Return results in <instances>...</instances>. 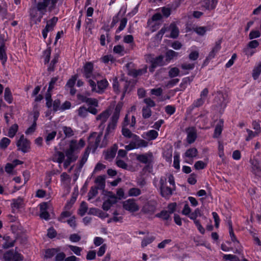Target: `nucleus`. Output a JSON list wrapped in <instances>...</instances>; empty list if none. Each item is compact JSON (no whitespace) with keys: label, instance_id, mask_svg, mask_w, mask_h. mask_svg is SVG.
I'll return each mask as SVG.
<instances>
[{"label":"nucleus","instance_id":"1","mask_svg":"<svg viewBox=\"0 0 261 261\" xmlns=\"http://www.w3.org/2000/svg\"><path fill=\"white\" fill-rule=\"evenodd\" d=\"M85 145V141L82 139L79 141L72 140L69 142L68 148L65 151L66 159L65 160V154L63 152L57 151L53 155L52 160L59 164L63 163L64 167L67 168L72 162L76 160L80 150Z\"/></svg>","mask_w":261,"mask_h":261},{"label":"nucleus","instance_id":"2","mask_svg":"<svg viewBox=\"0 0 261 261\" xmlns=\"http://www.w3.org/2000/svg\"><path fill=\"white\" fill-rule=\"evenodd\" d=\"M59 0H39L36 4L30 9V16L35 21L38 23L41 21L43 16L47 10H54Z\"/></svg>","mask_w":261,"mask_h":261},{"label":"nucleus","instance_id":"3","mask_svg":"<svg viewBox=\"0 0 261 261\" xmlns=\"http://www.w3.org/2000/svg\"><path fill=\"white\" fill-rule=\"evenodd\" d=\"M167 178L162 176L159 181L154 178L153 181V185L156 188H159L161 193L163 197H167L172 194V189L166 186Z\"/></svg>","mask_w":261,"mask_h":261},{"label":"nucleus","instance_id":"4","mask_svg":"<svg viewBox=\"0 0 261 261\" xmlns=\"http://www.w3.org/2000/svg\"><path fill=\"white\" fill-rule=\"evenodd\" d=\"M88 82L91 87V91L98 94L103 93L109 85L106 79L97 81V83L92 79L88 80Z\"/></svg>","mask_w":261,"mask_h":261},{"label":"nucleus","instance_id":"5","mask_svg":"<svg viewBox=\"0 0 261 261\" xmlns=\"http://www.w3.org/2000/svg\"><path fill=\"white\" fill-rule=\"evenodd\" d=\"M123 208L130 213H134L138 211L140 206L136 200L133 198H129L122 202Z\"/></svg>","mask_w":261,"mask_h":261},{"label":"nucleus","instance_id":"6","mask_svg":"<svg viewBox=\"0 0 261 261\" xmlns=\"http://www.w3.org/2000/svg\"><path fill=\"white\" fill-rule=\"evenodd\" d=\"M3 259L5 261H21L23 257L20 253L11 250L4 253Z\"/></svg>","mask_w":261,"mask_h":261},{"label":"nucleus","instance_id":"7","mask_svg":"<svg viewBox=\"0 0 261 261\" xmlns=\"http://www.w3.org/2000/svg\"><path fill=\"white\" fill-rule=\"evenodd\" d=\"M93 64L91 62H87L83 66V75L87 79H96V75L93 73Z\"/></svg>","mask_w":261,"mask_h":261},{"label":"nucleus","instance_id":"8","mask_svg":"<svg viewBox=\"0 0 261 261\" xmlns=\"http://www.w3.org/2000/svg\"><path fill=\"white\" fill-rule=\"evenodd\" d=\"M16 145L18 150L24 153L28 152L30 148V141L25 138L23 135L20 136L19 139L17 141Z\"/></svg>","mask_w":261,"mask_h":261},{"label":"nucleus","instance_id":"9","mask_svg":"<svg viewBox=\"0 0 261 261\" xmlns=\"http://www.w3.org/2000/svg\"><path fill=\"white\" fill-rule=\"evenodd\" d=\"M107 196L108 199L104 201L102 204V208L105 211H108L117 201V197L112 192H108Z\"/></svg>","mask_w":261,"mask_h":261},{"label":"nucleus","instance_id":"10","mask_svg":"<svg viewBox=\"0 0 261 261\" xmlns=\"http://www.w3.org/2000/svg\"><path fill=\"white\" fill-rule=\"evenodd\" d=\"M253 172L257 176H261V156H257L251 161Z\"/></svg>","mask_w":261,"mask_h":261},{"label":"nucleus","instance_id":"11","mask_svg":"<svg viewBox=\"0 0 261 261\" xmlns=\"http://www.w3.org/2000/svg\"><path fill=\"white\" fill-rule=\"evenodd\" d=\"M136 159L140 163L149 165L152 163L153 156L151 152H148L146 153L137 155Z\"/></svg>","mask_w":261,"mask_h":261},{"label":"nucleus","instance_id":"12","mask_svg":"<svg viewBox=\"0 0 261 261\" xmlns=\"http://www.w3.org/2000/svg\"><path fill=\"white\" fill-rule=\"evenodd\" d=\"M74 200L72 202H68L64 207V211L61 213L60 216L58 218V220L62 222H65L66 221L64 220L65 218H67L70 217L72 212L69 211L70 208L71 207Z\"/></svg>","mask_w":261,"mask_h":261},{"label":"nucleus","instance_id":"13","mask_svg":"<svg viewBox=\"0 0 261 261\" xmlns=\"http://www.w3.org/2000/svg\"><path fill=\"white\" fill-rule=\"evenodd\" d=\"M187 141L189 144L193 143L197 138L196 130L194 127H189L187 130Z\"/></svg>","mask_w":261,"mask_h":261},{"label":"nucleus","instance_id":"14","mask_svg":"<svg viewBox=\"0 0 261 261\" xmlns=\"http://www.w3.org/2000/svg\"><path fill=\"white\" fill-rule=\"evenodd\" d=\"M6 49L4 39L0 37V60H1L3 65L5 64L7 60Z\"/></svg>","mask_w":261,"mask_h":261},{"label":"nucleus","instance_id":"15","mask_svg":"<svg viewBox=\"0 0 261 261\" xmlns=\"http://www.w3.org/2000/svg\"><path fill=\"white\" fill-rule=\"evenodd\" d=\"M118 149V146L117 144H114L111 149L108 151H107L105 153V159L111 161L113 160L116 153V151Z\"/></svg>","mask_w":261,"mask_h":261},{"label":"nucleus","instance_id":"16","mask_svg":"<svg viewBox=\"0 0 261 261\" xmlns=\"http://www.w3.org/2000/svg\"><path fill=\"white\" fill-rule=\"evenodd\" d=\"M111 110L107 109L98 115L96 118V120L100 121L103 124L105 123L111 115Z\"/></svg>","mask_w":261,"mask_h":261},{"label":"nucleus","instance_id":"17","mask_svg":"<svg viewBox=\"0 0 261 261\" xmlns=\"http://www.w3.org/2000/svg\"><path fill=\"white\" fill-rule=\"evenodd\" d=\"M102 133H96L93 132L90 135V140H92V138L95 139V148H97L98 147H102L103 145L100 144V141L102 138Z\"/></svg>","mask_w":261,"mask_h":261},{"label":"nucleus","instance_id":"18","mask_svg":"<svg viewBox=\"0 0 261 261\" xmlns=\"http://www.w3.org/2000/svg\"><path fill=\"white\" fill-rule=\"evenodd\" d=\"M158 132L154 129H151L145 132L142 135V137L149 141L155 140L158 136Z\"/></svg>","mask_w":261,"mask_h":261},{"label":"nucleus","instance_id":"19","mask_svg":"<svg viewBox=\"0 0 261 261\" xmlns=\"http://www.w3.org/2000/svg\"><path fill=\"white\" fill-rule=\"evenodd\" d=\"M229 233L232 242L235 245L238 246V248L233 251L234 253L241 254L242 252V247L241 246L239 247L240 243L236 237L233 231H229Z\"/></svg>","mask_w":261,"mask_h":261},{"label":"nucleus","instance_id":"20","mask_svg":"<svg viewBox=\"0 0 261 261\" xmlns=\"http://www.w3.org/2000/svg\"><path fill=\"white\" fill-rule=\"evenodd\" d=\"M218 0H203L202 2V6L206 9L212 10L216 8Z\"/></svg>","mask_w":261,"mask_h":261},{"label":"nucleus","instance_id":"21","mask_svg":"<svg viewBox=\"0 0 261 261\" xmlns=\"http://www.w3.org/2000/svg\"><path fill=\"white\" fill-rule=\"evenodd\" d=\"M163 59L164 56L162 55H160L156 58H154L152 66H151L149 69L150 71L153 72L154 71V69L157 66H163L165 64Z\"/></svg>","mask_w":261,"mask_h":261},{"label":"nucleus","instance_id":"22","mask_svg":"<svg viewBox=\"0 0 261 261\" xmlns=\"http://www.w3.org/2000/svg\"><path fill=\"white\" fill-rule=\"evenodd\" d=\"M22 162L18 160L13 161L12 163H7L5 166V171L8 173H12L14 168L18 165L22 164Z\"/></svg>","mask_w":261,"mask_h":261},{"label":"nucleus","instance_id":"23","mask_svg":"<svg viewBox=\"0 0 261 261\" xmlns=\"http://www.w3.org/2000/svg\"><path fill=\"white\" fill-rule=\"evenodd\" d=\"M198 151L195 148H191L186 150L183 155L184 159H193L197 156Z\"/></svg>","mask_w":261,"mask_h":261},{"label":"nucleus","instance_id":"24","mask_svg":"<svg viewBox=\"0 0 261 261\" xmlns=\"http://www.w3.org/2000/svg\"><path fill=\"white\" fill-rule=\"evenodd\" d=\"M221 40H219L215 42L214 46L212 48L211 51L209 54V57L211 58H214L216 55L221 49Z\"/></svg>","mask_w":261,"mask_h":261},{"label":"nucleus","instance_id":"25","mask_svg":"<svg viewBox=\"0 0 261 261\" xmlns=\"http://www.w3.org/2000/svg\"><path fill=\"white\" fill-rule=\"evenodd\" d=\"M199 57V51L196 46H192L190 48V53L189 58L190 60L195 61Z\"/></svg>","mask_w":261,"mask_h":261},{"label":"nucleus","instance_id":"26","mask_svg":"<svg viewBox=\"0 0 261 261\" xmlns=\"http://www.w3.org/2000/svg\"><path fill=\"white\" fill-rule=\"evenodd\" d=\"M169 30L170 31V37L172 38H176L179 35V29L174 23L170 24Z\"/></svg>","mask_w":261,"mask_h":261},{"label":"nucleus","instance_id":"27","mask_svg":"<svg viewBox=\"0 0 261 261\" xmlns=\"http://www.w3.org/2000/svg\"><path fill=\"white\" fill-rule=\"evenodd\" d=\"M116 124H115V122H109L106 130V133L105 135V138H108L109 136L112 135L114 133L116 127Z\"/></svg>","mask_w":261,"mask_h":261},{"label":"nucleus","instance_id":"28","mask_svg":"<svg viewBox=\"0 0 261 261\" xmlns=\"http://www.w3.org/2000/svg\"><path fill=\"white\" fill-rule=\"evenodd\" d=\"M58 20V18L57 17H53L52 18L46 21V25L45 28L48 30H49L50 31H51L53 30L54 28L56 25Z\"/></svg>","mask_w":261,"mask_h":261},{"label":"nucleus","instance_id":"29","mask_svg":"<svg viewBox=\"0 0 261 261\" xmlns=\"http://www.w3.org/2000/svg\"><path fill=\"white\" fill-rule=\"evenodd\" d=\"M223 127V121L220 120L216 126L213 137L218 138L221 134Z\"/></svg>","mask_w":261,"mask_h":261},{"label":"nucleus","instance_id":"30","mask_svg":"<svg viewBox=\"0 0 261 261\" xmlns=\"http://www.w3.org/2000/svg\"><path fill=\"white\" fill-rule=\"evenodd\" d=\"M12 201L13 202L11 204V207L13 210L15 209L17 210L23 206V199L21 198L14 199L12 200Z\"/></svg>","mask_w":261,"mask_h":261},{"label":"nucleus","instance_id":"31","mask_svg":"<svg viewBox=\"0 0 261 261\" xmlns=\"http://www.w3.org/2000/svg\"><path fill=\"white\" fill-rule=\"evenodd\" d=\"M136 148L140 147H146L148 145V142L144 140L140 139L139 137L137 136V139L135 138L134 140Z\"/></svg>","mask_w":261,"mask_h":261},{"label":"nucleus","instance_id":"32","mask_svg":"<svg viewBox=\"0 0 261 261\" xmlns=\"http://www.w3.org/2000/svg\"><path fill=\"white\" fill-rule=\"evenodd\" d=\"M122 134L124 137L127 138H131L133 140L135 138L137 139V135L133 134L129 129L124 126H123L122 128Z\"/></svg>","mask_w":261,"mask_h":261},{"label":"nucleus","instance_id":"33","mask_svg":"<svg viewBox=\"0 0 261 261\" xmlns=\"http://www.w3.org/2000/svg\"><path fill=\"white\" fill-rule=\"evenodd\" d=\"M178 56V53L171 49L168 50L165 55L166 60L169 62L171 60L174 58H177Z\"/></svg>","mask_w":261,"mask_h":261},{"label":"nucleus","instance_id":"34","mask_svg":"<svg viewBox=\"0 0 261 261\" xmlns=\"http://www.w3.org/2000/svg\"><path fill=\"white\" fill-rule=\"evenodd\" d=\"M261 73V62L256 65L252 70V77L254 80H257Z\"/></svg>","mask_w":261,"mask_h":261},{"label":"nucleus","instance_id":"35","mask_svg":"<svg viewBox=\"0 0 261 261\" xmlns=\"http://www.w3.org/2000/svg\"><path fill=\"white\" fill-rule=\"evenodd\" d=\"M3 239L5 241V242L3 245L4 248H8L13 247L14 245V241L12 240L9 236H4Z\"/></svg>","mask_w":261,"mask_h":261},{"label":"nucleus","instance_id":"36","mask_svg":"<svg viewBox=\"0 0 261 261\" xmlns=\"http://www.w3.org/2000/svg\"><path fill=\"white\" fill-rule=\"evenodd\" d=\"M95 182L97 186L98 189H103L105 186V176H98L96 178Z\"/></svg>","mask_w":261,"mask_h":261},{"label":"nucleus","instance_id":"37","mask_svg":"<svg viewBox=\"0 0 261 261\" xmlns=\"http://www.w3.org/2000/svg\"><path fill=\"white\" fill-rule=\"evenodd\" d=\"M59 57V55L58 54H56L54 55L53 58L48 66V71H53L54 70L55 64L58 62Z\"/></svg>","mask_w":261,"mask_h":261},{"label":"nucleus","instance_id":"38","mask_svg":"<svg viewBox=\"0 0 261 261\" xmlns=\"http://www.w3.org/2000/svg\"><path fill=\"white\" fill-rule=\"evenodd\" d=\"M4 98L9 104L12 102L13 98L9 88L7 87L5 89Z\"/></svg>","mask_w":261,"mask_h":261},{"label":"nucleus","instance_id":"39","mask_svg":"<svg viewBox=\"0 0 261 261\" xmlns=\"http://www.w3.org/2000/svg\"><path fill=\"white\" fill-rule=\"evenodd\" d=\"M141 191L138 188H130L128 191V195L130 197H137L141 195Z\"/></svg>","mask_w":261,"mask_h":261},{"label":"nucleus","instance_id":"40","mask_svg":"<svg viewBox=\"0 0 261 261\" xmlns=\"http://www.w3.org/2000/svg\"><path fill=\"white\" fill-rule=\"evenodd\" d=\"M51 55V48L50 47H47L44 51L43 54V58L44 60V64L48 63L50 60Z\"/></svg>","mask_w":261,"mask_h":261},{"label":"nucleus","instance_id":"41","mask_svg":"<svg viewBox=\"0 0 261 261\" xmlns=\"http://www.w3.org/2000/svg\"><path fill=\"white\" fill-rule=\"evenodd\" d=\"M113 52L122 56L125 53L124 47L121 45H117L114 46Z\"/></svg>","mask_w":261,"mask_h":261},{"label":"nucleus","instance_id":"42","mask_svg":"<svg viewBox=\"0 0 261 261\" xmlns=\"http://www.w3.org/2000/svg\"><path fill=\"white\" fill-rule=\"evenodd\" d=\"M18 129V126L17 124L12 125L9 129L8 136L10 138H13L16 135Z\"/></svg>","mask_w":261,"mask_h":261},{"label":"nucleus","instance_id":"43","mask_svg":"<svg viewBox=\"0 0 261 261\" xmlns=\"http://www.w3.org/2000/svg\"><path fill=\"white\" fill-rule=\"evenodd\" d=\"M62 130L65 136V137L69 138L74 135V132L70 127L64 126L62 127Z\"/></svg>","mask_w":261,"mask_h":261},{"label":"nucleus","instance_id":"44","mask_svg":"<svg viewBox=\"0 0 261 261\" xmlns=\"http://www.w3.org/2000/svg\"><path fill=\"white\" fill-rule=\"evenodd\" d=\"M46 134L47 135L45 137V139L46 143L47 144H49V142L55 139L57 135V132L55 130H53L51 132L48 133L47 131L46 130Z\"/></svg>","mask_w":261,"mask_h":261},{"label":"nucleus","instance_id":"45","mask_svg":"<svg viewBox=\"0 0 261 261\" xmlns=\"http://www.w3.org/2000/svg\"><path fill=\"white\" fill-rule=\"evenodd\" d=\"M100 60L103 63H104L105 64H108L110 62L112 63H114L115 61V59L112 55H106V56L102 57L100 58Z\"/></svg>","mask_w":261,"mask_h":261},{"label":"nucleus","instance_id":"46","mask_svg":"<svg viewBox=\"0 0 261 261\" xmlns=\"http://www.w3.org/2000/svg\"><path fill=\"white\" fill-rule=\"evenodd\" d=\"M77 112L80 117L85 118L88 115V110L84 107H80L77 110Z\"/></svg>","mask_w":261,"mask_h":261},{"label":"nucleus","instance_id":"47","mask_svg":"<svg viewBox=\"0 0 261 261\" xmlns=\"http://www.w3.org/2000/svg\"><path fill=\"white\" fill-rule=\"evenodd\" d=\"M11 141L6 137L3 138L0 141V148L5 149L10 144Z\"/></svg>","mask_w":261,"mask_h":261},{"label":"nucleus","instance_id":"48","mask_svg":"<svg viewBox=\"0 0 261 261\" xmlns=\"http://www.w3.org/2000/svg\"><path fill=\"white\" fill-rule=\"evenodd\" d=\"M194 31L198 35L203 36L207 31L206 27H196L193 28Z\"/></svg>","mask_w":261,"mask_h":261},{"label":"nucleus","instance_id":"49","mask_svg":"<svg viewBox=\"0 0 261 261\" xmlns=\"http://www.w3.org/2000/svg\"><path fill=\"white\" fill-rule=\"evenodd\" d=\"M61 181L65 185H68L70 182L71 178L66 173L64 172L61 175Z\"/></svg>","mask_w":261,"mask_h":261},{"label":"nucleus","instance_id":"50","mask_svg":"<svg viewBox=\"0 0 261 261\" xmlns=\"http://www.w3.org/2000/svg\"><path fill=\"white\" fill-rule=\"evenodd\" d=\"M85 102L90 106H94V107H97L98 106V102L96 98H87L85 100Z\"/></svg>","mask_w":261,"mask_h":261},{"label":"nucleus","instance_id":"51","mask_svg":"<svg viewBox=\"0 0 261 261\" xmlns=\"http://www.w3.org/2000/svg\"><path fill=\"white\" fill-rule=\"evenodd\" d=\"M69 248L76 255L80 256L82 251V248L73 245H68Z\"/></svg>","mask_w":261,"mask_h":261},{"label":"nucleus","instance_id":"52","mask_svg":"<svg viewBox=\"0 0 261 261\" xmlns=\"http://www.w3.org/2000/svg\"><path fill=\"white\" fill-rule=\"evenodd\" d=\"M152 112L148 107H143L142 108V117L144 119L149 118L151 116Z\"/></svg>","mask_w":261,"mask_h":261},{"label":"nucleus","instance_id":"53","mask_svg":"<svg viewBox=\"0 0 261 261\" xmlns=\"http://www.w3.org/2000/svg\"><path fill=\"white\" fill-rule=\"evenodd\" d=\"M56 249H48L45 251L44 257L46 258H51L57 252Z\"/></svg>","mask_w":261,"mask_h":261},{"label":"nucleus","instance_id":"54","mask_svg":"<svg viewBox=\"0 0 261 261\" xmlns=\"http://www.w3.org/2000/svg\"><path fill=\"white\" fill-rule=\"evenodd\" d=\"M246 132L248 134L247 136L246 137L245 140L247 141H249V140H251L253 138L255 137L256 136H258L259 134L257 133L256 132H253L251 129H249L248 128L246 129Z\"/></svg>","mask_w":261,"mask_h":261},{"label":"nucleus","instance_id":"55","mask_svg":"<svg viewBox=\"0 0 261 261\" xmlns=\"http://www.w3.org/2000/svg\"><path fill=\"white\" fill-rule=\"evenodd\" d=\"M127 20L126 18H123L120 20L119 27L116 31V33H119L124 30L127 24Z\"/></svg>","mask_w":261,"mask_h":261},{"label":"nucleus","instance_id":"56","mask_svg":"<svg viewBox=\"0 0 261 261\" xmlns=\"http://www.w3.org/2000/svg\"><path fill=\"white\" fill-rule=\"evenodd\" d=\"M179 154L177 152H175L174 155V161H173V166L176 169H179L180 165H179Z\"/></svg>","mask_w":261,"mask_h":261},{"label":"nucleus","instance_id":"57","mask_svg":"<svg viewBox=\"0 0 261 261\" xmlns=\"http://www.w3.org/2000/svg\"><path fill=\"white\" fill-rule=\"evenodd\" d=\"M87 210L88 206L87 203L83 201L81 203L80 207L79 208V214L82 216H84L87 212Z\"/></svg>","mask_w":261,"mask_h":261},{"label":"nucleus","instance_id":"58","mask_svg":"<svg viewBox=\"0 0 261 261\" xmlns=\"http://www.w3.org/2000/svg\"><path fill=\"white\" fill-rule=\"evenodd\" d=\"M207 163L202 161H198L195 162L194 164V168L196 170L203 169L206 167Z\"/></svg>","mask_w":261,"mask_h":261},{"label":"nucleus","instance_id":"59","mask_svg":"<svg viewBox=\"0 0 261 261\" xmlns=\"http://www.w3.org/2000/svg\"><path fill=\"white\" fill-rule=\"evenodd\" d=\"M77 76L74 75L72 76L67 82L66 87L67 88H72L75 84Z\"/></svg>","mask_w":261,"mask_h":261},{"label":"nucleus","instance_id":"60","mask_svg":"<svg viewBox=\"0 0 261 261\" xmlns=\"http://www.w3.org/2000/svg\"><path fill=\"white\" fill-rule=\"evenodd\" d=\"M154 240V238L152 236L146 237L142 240L141 245L143 247H144L152 243Z\"/></svg>","mask_w":261,"mask_h":261},{"label":"nucleus","instance_id":"61","mask_svg":"<svg viewBox=\"0 0 261 261\" xmlns=\"http://www.w3.org/2000/svg\"><path fill=\"white\" fill-rule=\"evenodd\" d=\"M170 213L167 211H163L156 215V217L164 220H168L170 217Z\"/></svg>","mask_w":261,"mask_h":261},{"label":"nucleus","instance_id":"62","mask_svg":"<svg viewBox=\"0 0 261 261\" xmlns=\"http://www.w3.org/2000/svg\"><path fill=\"white\" fill-rule=\"evenodd\" d=\"M192 79L190 77H186L182 79L181 83L180 84V86L185 89L188 85H189L192 81Z\"/></svg>","mask_w":261,"mask_h":261},{"label":"nucleus","instance_id":"63","mask_svg":"<svg viewBox=\"0 0 261 261\" xmlns=\"http://www.w3.org/2000/svg\"><path fill=\"white\" fill-rule=\"evenodd\" d=\"M223 259L225 260L229 261H239L240 259L238 256L233 254H224Z\"/></svg>","mask_w":261,"mask_h":261},{"label":"nucleus","instance_id":"64","mask_svg":"<svg viewBox=\"0 0 261 261\" xmlns=\"http://www.w3.org/2000/svg\"><path fill=\"white\" fill-rule=\"evenodd\" d=\"M159 10H161L163 15L165 17H168L171 14V9L168 7H163L160 8Z\"/></svg>","mask_w":261,"mask_h":261}]
</instances>
